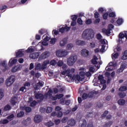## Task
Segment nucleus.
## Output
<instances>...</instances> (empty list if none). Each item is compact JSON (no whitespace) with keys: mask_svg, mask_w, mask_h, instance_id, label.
I'll list each match as a JSON object with an SVG mask.
<instances>
[{"mask_svg":"<svg viewBox=\"0 0 127 127\" xmlns=\"http://www.w3.org/2000/svg\"><path fill=\"white\" fill-rule=\"evenodd\" d=\"M86 117V118H93V111H90L87 113V115Z\"/></svg>","mask_w":127,"mask_h":127,"instance_id":"obj_40","label":"nucleus"},{"mask_svg":"<svg viewBox=\"0 0 127 127\" xmlns=\"http://www.w3.org/2000/svg\"><path fill=\"white\" fill-rule=\"evenodd\" d=\"M125 68H126V65H125V64H122L120 66V67L118 69H117V73L118 74H120V73H122V72H123Z\"/></svg>","mask_w":127,"mask_h":127,"instance_id":"obj_15","label":"nucleus"},{"mask_svg":"<svg viewBox=\"0 0 127 127\" xmlns=\"http://www.w3.org/2000/svg\"><path fill=\"white\" fill-rule=\"evenodd\" d=\"M96 37L98 40H101L102 38H103V36H102V35H101V34H97L96 35Z\"/></svg>","mask_w":127,"mask_h":127,"instance_id":"obj_57","label":"nucleus"},{"mask_svg":"<svg viewBox=\"0 0 127 127\" xmlns=\"http://www.w3.org/2000/svg\"><path fill=\"white\" fill-rule=\"evenodd\" d=\"M50 42L51 44H55V43H56V38L51 39Z\"/></svg>","mask_w":127,"mask_h":127,"instance_id":"obj_56","label":"nucleus"},{"mask_svg":"<svg viewBox=\"0 0 127 127\" xmlns=\"http://www.w3.org/2000/svg\"><path fill=\"white\" fill-rule=\"evenodd\" d=\"M67 40H68V39H67V38H64L62 41H60V46L61 47L65 46V45L67 44Z\"/></svg>","mask_w":127,"mask_h":127,"instance_id":"obj_11","label":"nucleus"},{"mask_svg":"<svg viewBox=\"0 0 127 127\" xmlns=\"http://www.w3.org/2000/svg\"><path fill=\"white\" fill-rule=\"evenodd\" d=\"M50 56V52H45L40 56L39 58V61H41V60L46 59V58H48V57Z\"/></svg>","mask_w":127,"mask_h":127,"instance_id":"obj_4","label":"nucleus"},{"mask_svg":"<svg viewBox=\"0 0 127 127\" xmlns=\"http://www.w3.org/2000/svg\"><path fill=\"white\" fill-rule=\"evenodd\" d=\"M36 105H37V102H36L35 100L33 101L30 104V107H35V106H36Z\"/></svg>","mask_w":127,"mask_h":127,"instance_id":"obj_49","label":"nucleus"},{"mask_svg":"<svg viewBox=\"0 0 127 127\" xmlns=\"http://www.w3.org/2000/svg\"><path fill=\"white\" fill-rule=\"evenodd\" d=\"M122 60H127V50L125 51L124 53H123V56L121 57Z\"/></svg>","mask_w":127,"mask_h":127,"instance_id":"obj_19","label":"nucleus"},{"mask_svg":"<svg viewBox=\"0 0 127 127\" xmlns=\"http://www.w3.org/2000/svg\"><path fill=\"white\" fill-rule=\"evenodd\" d=\"M102 30L103 33H106V34H111V30H109V29H106V28H103Z\"/></svg>","mask_w":127,"mask_h":127,"instance_id":"obj_21","label":"nucleus"},{"mask_svg":"<svg viewBox=\"0 0 127 127\" xmlns=\"http://www.w3.org/2000/svg\"><path fill=\"white\" fill-rule=\"evenodd\" d=\"M67 125L70 127H74L76 125V121L74 119H71L68 121Z\"/></svg>","mask_w":127,"mask_h":127,"instance_id":"obj_14","label":"nucleus"},{"mask_svg":"<svg viewBox=\"0 0 127 127\" xmlns=\"http://www.w3.org/2000/svg\"><path fill=\"white\" fill-rule=\"evenodd\" d=\"M67 120H68V118L67 117H64L62 120V122L64 124H65L67 122Z\"/></svg>","mask_w":127,"mask_h":127,"instance_id":"obj_63","label":"nucleus"},{"mask_svg":"<svg viewBox=\"0 0 127 127\" xmlns=\"http://www.w3.org/2000/svg\"><path fill=\"white\" fill-rule=\"evenodd\" d=\"M77 23H79L80 25H82V24H83V20H82V19H81V18H78L77 19Z\"/></svg>","mask_w":127,"mask_h":127,"instance_id":"obj_58","label":"nucleus"},{"mask_svg":"<svg viewBox=\"0 0 127 127\" xmlns=\"http://www.w3.org/2000/svg\"><path fill=\"white\" fill-rule=\"evenodd\" d=\"M109 17H113V18L116 17V13L115 12H110L109 14Z\"/></svg>","mask_w":127,"mask_h":127,"instance_id":"obj_43","label":"nucleus"},{"mask_svg":"<svg viewBox=\"0 0 127 127\" xmlns=\"http://www.w3.org/2000/svg\"><path fill=\"white\" fill-rule=\"evenodd\" d=\"M86 126H87V121L86 120H83L82 124H81V127H86Z\"/></svg>","mask_w":127,"mask_h":127,"instance_id":"obj_47","label":"nucleus"},{"mask_svg":"<svg viewBox=\"0 0 127 127\" xmlns=\"http://www.w3.org/2000/svg\"><path fill=\"white\" fill-rule=\"evenodd\" d=\"M81 54L82 56H83V57H85V58H88L90 54V52L88 50L84 49L81 50Z\"/></svg>","mask_w":127,"mask_h":127,"instance_id":"obj_6","label":"nucleus"},{"mask_svg":"<svg viewBox=\"0 0 127 127\" xmlns=\"http://www.w3.org/2000/svg\"><path fill=\"white\" fill-rule=\"evenodd\" d=\"M16 62H17V59H10L9 62H8V65L10 67H11L14 65V64H16Z\"/></svg>","mask_w":127,"mask_h":127,"instance_id":"obj_12","label":"nucleus"},{"mask_svg":"<svg viewBox=\"0 0 127 127\" xmlns=\"http://www.w3.org/2000/svg\"><path fill=\"white\" fill-rule=\"evenodd\" d=\"M27 53H32V52H34V49L32 48V47H29L26 50Z\"/></svg>","mask_w":127,"mask_h":127,"instance_id":"obj_24","label":"nucleus"},{"mask_svg":"<svg viewBox=\"0 0 127 127\" xmlns=\"http://www.w3.org/2000/svg\"><path fill=\"white\" fill-rule=\"evenodd\" d=\"M101 21V19L97 18L96 19H95L94 21V24H99L100 23V22Z\"/></svg>","mask_w":127,"mask_h":127,"instance_id":"obj_48","label":"nucleus"},{"mask_svg":"<svg viewBox=\"0 0 127 127\" xmlns=\"http://www.w3.org/2000/svg\"><path fill=\"white\" fill-rule=\"evenodd\" d=\"M52 111H53V108L51 107H48L46 109V113L48 114H50V113H52Z\"/></svg>","mask_w":127,"mask_h":127,"instance_id":"obj_33","label":"nucleus"},{"mask_svg":"<svg viewBox=\"0 0 127 127\" xmlns=\"http://www.w3.org/2000/svg\"><path fill=\"white\" fill-rule=\"evenodd\" d=\"M124 22V20H123V18H119L117 20V23L119 24V25H121V24H123Z\"/></svg>","mask_w":127,"mask_h":127,"instance_id":"obj_34","label":"nucleus"},{"mask_svg":"<svg viewBox=\"0 0 127 127\" xmlns=\"http://www.w3.org/2000/svg\"><path fill=\"white\" fill-rule=\"evenodd\" d=\"M14 81H15V76L13 75L10 76L9 78H8L5 81V84L7 87H10L13 83H14Z\"/></svg>","mask_w":127,"mask_h":127,"instance_id":"obj_3","label":"nucleus"},{"mask_svg":"<svg viewBox=\"0 0 127 127\" xmlns=\"http://www.w3.org/2000/svg\"><path fill=\"white\" fill-rule=\"evenodd\" d=\"M119 57V53H116L113 56H112V59H117Z\"/></svg>","mask_w":127,"mask_h":127,"instance_id":"obj_59","label":"nucleus"},{"mask_svg":"<svg viewBox=\"0 0 127 127\" xmlns=\"http://www.w3.org/2000/svg\"><path fill=\"white\" fill-rule=\"evenodd\" d=\"M39 34H40L41 35H43V34H44V33H45V29H41V30H40L39 31Z\"/></svg>","mask_w":127,"mask_h":127,"instance_id":"obj_50","label":"nucleus"},{"mask_svg":"<svg viewBox=\"0 0 127 127\" xmlns=\"http://www.w3.org/2000/svg\"><path fill=\"white\" fill-rule=\"evenodd\" d=\"M113 125V121H109L106 123L103 126V127H111V126Z\"/></svg>","mask_w":127,"mask_h":127,"instance_id":"obj_26","label":"nucleus"},{"mask_svg":"<svg viewBox=\"0 0 127 127\" xmlns=\"http://www.w3.org/2000/svg\"><path fill=\"white\" fill-rule=\"evenodd\" d=\"M3 110L4 111H10V110H11V107H10V105L8 104L4 107Z\"/></svg>","mask_w":127,"mask_h":127,"instance_id":"obj_32","label":"nucleus"},{"mask_svg":"<svg viewBox=\"0 0 127 127\" xmlns=\"http://www.w3.org/2000/svg\"><path fill=\"white\" fill-rule=\"evenodd\" d=\"M16 57H22V56H23V53L22 52V51H18L16 53Z\"/></svg>","mask_w":127,"mask_h":127,"instance_id":"obj_20","label":"nucleus"},{"mask_svg":"<svg viewBox=\"0 0 127 127\" xmlns=\"http://www.w3.org/2000/svg\"><path fill=\"white\" fill-rule=\"evenodd\" d=\"M56 55L58 57H62V50H59L56 52Z\"/></svg>","mask_w":127,"mask_h":127,"instance_id":"obj_25","label":"nucleus"},{"mask_svg":"<svg viewBox=\"0 0 127 127\" xmlns=\"http://www.w3.org/2000/svg\"><path fill=\"white\" fill-rule=\"evenodd\" d=\"M77 56L73 55L68 57L67 61V64L68 66H73L77 61Z\"/></svg>","mask_w":127,"mask_h":127,"instance_id":"obj_2","label":"nucleus"},{"mask_svg":"<svg viewBox=\"0 0 127 127\" xmlns=\"http://www.w3.org/2000/svg\"><path fill=\"white\" fill-rule=\"evenodd\" d=\"M1 65L4 68L3 69V72H4V71H6V70L8 69V67H7V64H6V62L5 61H4L2 62Z\"/></svg>","mask_w":127,"mask_h":127,"instance_id":"obj_16","label":"nucleus"},{"mask_svg":"<svg viewBox=\"0 0 127 127\" xmlns=\"http://www.w3.org/2000/svg\"><path fill=\"white\" fill-rule=\"evenodd\" d=\"M118 104L120 106H125L126 105V100L125 99H119L118 101Z\"/></svg>","mask_w":127,"mask_h":127,"instance_id":"obj_18","label":"nucleus"},{"mask_svg":"<svg viewBox=\"0 0 127 127\" xmlns=\"http://www.w3.org/2000/svg\"><path fill=\"white\" fill-rule=\"evenodd\" d=\"M73 44H68L67 45L66 49H67V50H70V49L73 48Z\"/></svg>","mask_w":127,"mask_h":127,"instance_id":"obj_42","label":"nucleus"},{"mask_svg":"<svg viewBox=\"0 0 127 127\" xmlns=\"http://www.w3.org/2000/svg\"><path fill=\"white\" fill-rule=\"evenodd\" d=\"M94 17L95 18H99V17H100V14L99 13V12L98 11H96L94 14Z\"/></svg>","mask_w":127,"mask_h":127,"instance_id":"obj_51","label":"nucleus"},{"mask_svg":"<svg viewBox=\"0 0 127 127\" xmlns=\"http://www.w3.org/2000/svg\"><path fill=\"white\" fill-rule=\"evenodd\" d=\"M127 87L126 86H122L120 87V88H119V91L120 92H125V91H127Z\"/></svg>","mask_w":127,"mask_h":127,"instance_id":"obj_28","label":"nucleus"},{"mask_svg":"<svg viewBox=\"0 0 127 127\" xmlns=\"http://www.w3.org/2000/svg\"><path fill=\"white\" fill-rule=\"evenodd\" d=\"M118 95L119 96V97L121 99H124V98H125V97H126V96H127L126 93H125L124 92L118 93Z\"/></svg>","mask_w":127,"mask_h":127,"instance_id":"obj_27","label":"nucleus"},{"mask_svg":"<svg viewBox=\"0 0 127 127\" xmlns=\"http://www.w3.org/2000/svg\"><path fill=\"white\" fill-rule=\"evenodd\" d=\"M97 57H94L92 60H91V63L93 64H98V62H97Z\"/></svg>","mask_w":127,"mask_h":127,"instance_id":"obj_29","label":"nucleus"},{"mask_svg":"<svg viewBox=\"0 0 127 127\" xmlns=\"http://www.w3.org/2000/svg\"><path fill=\"white\" fill-rule=\"evenodd\" d=\"M50 63V61L49 60L45 61L43 63L42 65H41V68L42 70H44L45 69H46L47 68V65Z\"/></svg>","mask_w":127,"mask_h":127,"instance_id":"obj_9","label":"nucleus"},{"mask_svg":"<svg viewBox=\"0 0 127 127\" xmlns=\"http://www.w3.org/2000/svg\"><path fill=\"white\" fill-rule=\"evenodd\" d=\"M69 30H70V27H68V26L63 27L59 29V31L61 32V33H64L65 31H69Z\"/></svg>","mask_w":127,"mask_h":127,"instance_id":"obj_10","label":"nucleus"},{"mask_svg":"<svg viewBox=\"0 0 127 127\" xmlns=\"http://www.w3.org/2000/svg\"><path fill=\"white\" fill-rule=\"evenodd\" d=\"M98 11L99 12H100V13H103V12H104V11H105V10L104 9V8L103 7H100L98 9Z\"/></svg>","mask_w":127,"mask_h":127,"instance_id":"obj_62","label":"nucleus"},{"mask_svg":"<svg viewBox=\"0 0 127 127\" xmlns=\"http://www.w3.org/2000/svg\"><path fill=\"white\" fill-rule=\"evenodd\" d=\"M45 125L47 127H52V126H53L54 124H53V123H52V122L50 121L49 122L45 123Z\"/></svg>","mask_w":127,"mask_h":127,"instance_id":"obj_39","label":"nucleus"},{"mask_svg":"<svg viewBox=\"0 0 127 127\" xmlns=\"http://www.w3.org/2000/svg\"><path fill=\"white\" fill-rule=\"evenodd\" d=\"M49 64H50V65H52V66H55V65L57 64V61L56 60H53L51 61Z\"/></svg>","mask_w":127,"mask_h":127,"instance_id":"obj_36","label":"nucleus"},{"mask_svg":"<svg viewBox=\"0 0 127 127\" xmlns=\"http://www.w3.org/2000/svg\"><path fill=\"white\" fill-rule=\"evenodd\" d=\"M109 15V13L108 12H106L103 15V19H108V16Z\"/></svg>","mask_w":127,"mask_h":127,"instance_id":"obj_46","label":"nucleus"},{"mask_svg":"<svg viewBox=\"0 0 127 127\" xmlns=\"http://www.w3.org/2000/svg\"><path fill=\"white\" fill-rule=\"evenodd\" d=\"M77 18H78V15H73L71 16V19L72 21H76L77 20Z\"/></svg>","mask_w":127,"mask_h":127,"instance_id":"obj_44","label":"nucleus"},{"mask_svg":"<svg viewBox=\"0 0 127 127\" xmlns=\"http://www.w3.org/2000/svg\"><path fill=\"white\" fill-rule=\"evenodd\" d=\"M76 44L78 46H83V45L86 44V43L84 41L78 40L76 42Z\"/></svg>","mask_w":127,"mask_h":127,"instance_id":"obj_17","label":"nucleus"},{"mask_svg":"<svg viewBox=\"0 0 127 127\" xmlns=\"http://www.w3.org/2000/svg\"><path fill=\"white\" fill-rule=\"evenodd\" d=\"M24 116V112L23 111H20L17 114V118H22Z\"/></svg>","mask_w":127,"mask_h":127,"instance_id":"obj_31","label":"nucleus"},{"mask_svg":"<svg viewBox=\"0 0 127 127\" xmlns=\"http://www.w3.org/2000/svg\"><path fill=\"white\" fill-rule=\"evenodd\" d=\"M108 114H109L108 111L106 110L105 111H104L103 114L101 116V119H105V118L107 117V115H108Z\"/></svg>","mask_w":127,"mask_h":127,"instance_id":"obj_30","label":"nucleus"},{"mask_svg":"<svg viewBox=\"0 0 127 127\" xmlns=\"http://www.w3.org/2000/svg\"><path fill=\"white\" fill-rule=\"evenodd\" d=\"M35 70H41V64H38L35 66Z\"/></svg>","mask_w":127,"mask_h":127,"instance_id":"obj_35","label":"nucleus"},{"mask_svg":"<svg viewBox=\"0 0 127 127\" xmlns=\"http://www.w3.org/2000/svg\"><path fill=\"white\" fill-rule=\"evenodd\" d=\"M35 98L37 100H39L40 101H43L44 100V95L38 92L35 93Z\"/></svg>","mask_w":127,"mask_h":127,"instance_id":"obj_5","label":"nucleus"},{"mask_svg":"<svg viewBox=\"0 0 127 127\" xmlns=\"http://www.w3.org/2000/svg\"><path fill=\"white\" fill-rule=\"evenodd\" d=\"M85 23L87 25H89V24H91V23H92V19H88L86 20V22H85Z\"/></svg>","mask_w":127,"mask_h":127,"instance_id":"obj_55","label":"nucleus"},{"mask_svg":"<svg viewBox=\"0 0 127 127\" xmlns=\"http://www.w3.org/2000/svg\"><path fill=\"white\" fill-rule=\"evenodd\" d=\"M89 95L86 93H84L82 96V100H87Z\"/></svg>","mask_w":127,"mask_h":127,"instance_id":"obj_37","label":"nucleus"},{"mask_svg":"<svg viewBox=\"0 0 127 127\" xmlns=\"http://www.w3.org/2000/svg\"><path fill=\"white\" fill-rule=\"evenodd\" d=\"M63 116V113L61 111H59L57 112V117L58 118H61Z\"/></svg>","mask_w":127,"mask_h":127,"instance_id":"obj_41","label":"nucleus"},{"mask_svg":"<svg viewBox=\"0 0 127 127\" xmlns=\"http://www.w3.org/2000/svg\"><path fill=\"white\" fill-rule=\"evenodd\" d=\"M68 55V52L66 50H62V57H65Z\"/></svg>","mask_w":127,"mask_h":127,"instance_id":"obj_23","label":"nucleus"},{"mask_svg":"<svg viewBox=\"0 0 127 127\" xmlns=\"http://www.w3.org/2000/svg\"><path fill=\"white\" fill-rule=\"evenodd\" d=\"M24 110H25L26 113H30V112H31V111H32V109L30 107H25Z\"/></svg>","mask_w":127,"mask_h":127,"instance_id":"obj_38","label":"nucleus"},{"mask_svg":"<svg viewBox=\"0 0 127 127\" xmlns=\"http://www.w3.org/2000/svg\"><path fill=\"white\" fill-rule=\"evenodd\" d=\"M98 79L99 81H101L104 79V75H99L98 77Z\"/></svg>","mask_w":127,"mask_h":127,"instance_id":"obj_64","label":"nucleus"},{"mask_svg":"<svg viewBox=\"0 0 127 127\" xmlns=\"http://www.w3.org/2000/svg\"><path fill=\"white\" fill-rule=\"evenodd\" d=\"M119 38L120 39H123V38H125V34L120 33L119 35Z\"/></svg>","mask_w":127,"mask_h":127,"instance_id":"obj_52","label":"nucleus"},{"mask_svg":"<svg viewBox=\"0 0 127 127\" xmlns=\"http://www.w3.org/2000/svg\"><path fill=\"white\" fill-rule=\"evenodd\" d=\"M95 95H97V92L92 91L89 93L88 97L89 98H93V97H94Z\"/></svg>","mask_w":127,"mask_h":127,"instance_id":"obj_22","label":"nucleus"},{"mask_svg":"<svg viewBox=\"0 0 127 127\" xmlns=\"http://www.w3.org/2000/svg\"><path fill=\"white\" fill-rule=\"evenodd\" d=\"M34 121L35 123H37V124L41 123L42 122V118L40 115H36L34 118Z\"/></svg>","mask_w":127,"mask_h":127,"instance_id":"obj_7","label":"nucleus"},{"mask_svg":"<svg viewBox=\"0 0 127 127\" xmlns=\"http://www.w3.org/2000/svg\"><path fill=\"white\" fill-rule=\"evenodd\" d=\"M62 110V108L60 106H57L55 109L56 112H60V111Z\"/></svg>","mask_w":127,"mask_h":127,"instance_id":"obj_61","label":"nucleus"},{"mask_svg":"<svg viewBox=\"0 0 127 127\" xmlns=\"http://www.w3.org/2000/svg\"><path fill=\"white\" fill-rule=\"evenodd\" d=\"M20 70V66L19 65H15L11 69L12 73H15V72H17V71H19Z\"/></svg>","mask_w":127,"mask_h":127,"instance_id":"obj_13","label":"nucleus"},{"mask_svg":"<svg viewBox=\"0 0 127 127\" xmlns=\"http://www.w3.org/2000/svg\"><path fill=\"white\" fill-rule=\"evenodd\" d=\"M24 90H25V91H26V87H25V86H23L20 88L19 91H20V92H24Z\"/></svg>","mask_w":127,"mask_h":127,"instance_id":"obj_60","label":"nucleus"},{"mask_svg":"<svg viewBox=\"0 0 127 127\" xmlns=\"http://www.w3.org/2000/svg\"><path fill=\"white\" fill-rule=\"evenodd\" d=\"M53 93V90L51 89H50L47 93L50 97L52 96Z\"/></svg>","mask_w":127,"mask_h":127,"instance_id":"obj_54","label":"nucleus"},{"mask_svg":"<svg viewBox=\"0 0 127 127\" xmlns=\"http://www.w3.org/2000/svg\"><path fill=\"white\" fill-rule=\"evenodd\" d=\"M95 36V33L94 30L89 29L85 30L82 34V38L83 39H86V40H90V39H93Z\"/></svg>","mask_w":127,"mask_h":127,"instance_id":"obj_1","label":"nucleus"},{"mask_svg":"<svg viewBox=\"0 0 127 127\" xmlns=\"http://www.w3.org/2000/svg\"><path fill=\"white\" fill-rule=\"evenodd\" d=\"M40 53H33L30 55V58L31 59H37L39 57Z\"/></svg>","mask_w":127,"mask_h":127,"instance_id":"obj_8","label":"nucleus"},{"mask_svg":"<svg viewBox=\"0 0 127 127\" xmlns=\"http://www.w3.org/2000/svg\"><path fill=\"white\" fill-rule=\"evenodd\" d=\"M57 64L58 66H59V67H62V66H63V64H64V63H63V61H60L57 63Z\"/></svg>","mask_w":127,"mask_h":127,"instance_id":"obj_45","label":"nucleus"},{"mask_svg":"<svg viewBox=\"0 0 127 127\" xmlns=\"http://www.w3.org/2000/svg\"><path fill=\"white\" fill-rule=\"evenodd\" d=\"M56 97L57 99H58V100H60V99H62V98H63V97H64V95L62 94H57L56 95Z\"/></svg>","mask_w":127,"mask_h":127,"instance_id":"obj_53","label":"nucleus"}]
</instances>
